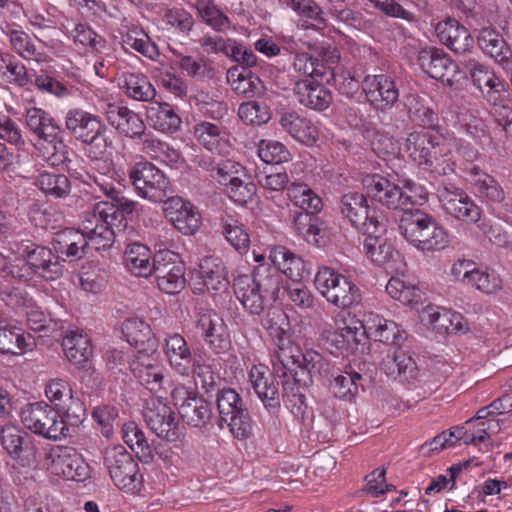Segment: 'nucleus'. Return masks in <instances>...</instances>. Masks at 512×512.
<instances>
[{"mask_svg":"<svg viewBox=\"0 0 512 512\" xmlns=\"http://www.w3.org/2000/svg\"><path fill=\"white\" fill-rule=\"evenodd\" d=\"M102 112L108 123L119 134L130 139H142L146 133V125L141 116L126 106L115 103H106L102 106Z\"/></svg>","mask_w":512,"mask_h":512,"instance_id":"obj_20","label":"nucleus"},{"mask_svg":"<svg viewBox=\"0 0 512 512\" xmlns=\"http://www.w3.org/2000/svg\"><path fill=\"white\" fill-rule=\"evenodd\" d=\"M234 293L244 309L251 314H260L268 303L257 289L251 276L241 275L234 280Z\"/></svg>","mask_w":512,"mask_h":512,"instance_id":"obj_37","label":"nucleus"},{"mask_svg":"<svg viewBox=\"0 0 512 512\" xmlns=\"http://www.w3.org/2000/svg\"><path fill=\"white\" fill-rule=\"evenodd\" d=\"M129 180L136 194L151 202H163L167 197L169 181L165 174L147 161H140L130 167Z\"/></svg>","mask_w":512,"mask_h":512,"instance_id":"obj_12","label":"nucleus"},{"mask_svg":"<svg viewBox=\"0 0 512 512\" xmlns=\"http://www.w3.org/2000/svg\"><path fill=\"white\" fill-rule=\"evenodd\" d=\"M363 187L366 195L373 201L387 207L388 209H401L409 211L414 205L413 196L409 193H416L419 187L412 181L405 183L404 189L396 183L380 174L367 175L363 178Z\"/></svg>","mask_w":512,"mask_h":512,"instance_id":"obj_8","label":"nucleus"},{"mask_svg":"<svg viewBox=\"0 0 512 512\" xmlns=\"http://www.w3.org/2000/svg\"><path fill=\"white\" fill-rule=\"evenodd\" d=\"M435 34L440 43L456 54L470 53L474 48L469 30L456 19L439 21L435 25Z\"/></svg>","mask_w":512,"mask_h":512,"instance_id":"obj_24","label":"nucleus"},{"mask_svg":"<svg viewBox=\"0 0 512 512\" xmlns=\"http://www.w3.org/2000/svg\"><path fill=\"white\" fill-rule=\"evenodd\" d=\"M418 64L421 69L431 78L447 80L451 83L449 75L456 71L457 65L442 49L436 47H426L418 52Z\"/></svg>","mask_w":512,"mask_h":512,"instance_id":"obj_26","label":"nucleus"},{"mask_svg":"<svg viewBox=\"0 0 512 512\" xmlns=\"http://www.w3.org/2000/svg\"><path fill=\"white\" fill-rule=\"evenodd\" d=\"M288 197L304 213H318L322 208L321 198L306 184L292 183L287 189Z\"/></svg>","mask_w":512,"mask_h":512,"instance_id":"obj_57","label":"nucleus"},{"mask_svg":"<svg viewBox=\"0 0 512 512\" xmlns=\"http://www.w3.org/2000/svg\"><path fill=\"white\" fill-rule=\"evenodd\" d=\"M386 291L390 297L407 306L421 300V290L399 278H391L386 285Z\"/></svg>","mask_w":512,"mask_h":512,"instance_id":"obj_64","label":"nucleus"},{"mask_svg":"<svg viewBox=\"0 0 512 512\" xmlns=\"http://www.w3.org/2000/svg\"><path fill=\"white\" fill-rule=\"evenodd\" d=\"M66 34L75 45L89 47L93 52H101L106 46V40L85 23H76Z\"/></svg>","mask_w":512,"mask_h":512,"instance_id":"obj_60","label":"nucleus"},{"mask_svg":"<svg viewBox=\"0 0 512 512\" xmlns=\"http://www.w3.org/2000/svg\"><path fill=\"white\" fill-rule=\"evenodd\" d=\"M381 369L393 379L411 383L418 377V367L414 359L402 350L388 353L382 360Z\"/></svg>","mask_w":512,"mask_h":512,"instance_id":"obj_31","label":"nucleus"},{"mask_svg":"<svg viewBox=\"0 0 512 512\" xmlns=\"http://www.w3.org/2000/svg\"><path fill=\"white\" fill-rule=\"evenodd\" d=\"M194 6L199 17L215 31L225 32L230 29V19L212 1L198 0Z\"/></svg>","mask_w":512,"mask_h":512,"instance_id":"obj_58","label":"nucleus"},{"mask_svg":"<svg viewBox=\"0 0 512 512\" xmlns=\"http://www.w3.org/2000/svg\"><path fill=\"white\" fill-rule=\"evenodd\" d=\"M477 44L481 51L491 57L501 68L511 61L512 50L502 34L491 27H483L477 34Z\"/></svg>","mask_w":512,"mask_h":512,"instance_id":"obj_30","label":"nucleus"},{"mask_svg":"<svg viewBox=\"0 0 512 512\" xmlns=\"http://www.w3.org/2000/svg\"><path fill=\"white\" fill-rule=\"evenodd\" d=\"M63 350L67 360L79 369H86L92 356V347L87 335L71 331L63 339Z\"/></svg>","mask_w":512,"mask_h":512,"instance_id":"obj_39","label":"nucleus"},{"mask_svg":"<svg viewBox=\"0 0 512 512\" xmlns=\"http://www.w3.org/2000/svg\"><path fill=\"white\" fill-rule=\"evenodd\" d=\"M61 132L52 133V137H43L37 140L35 148L38 156L53 167L65 166L69 168V150L64 143Z\"/></svg>","mask_w":512,"mask_h":512,"instance_id":"obj_35","label":"nucleus"},{"mask_svg":"<svg viewBox=\"0 0 512 512\" xmlns=\"http://www.w3.org/2000/svg\"><path fill=\"white\" fill-rule=\"evenodd\" d=\"M399 229L406 241L422 253L442 251L450 243L447 229L434 216L419 209L405 211Z\"/></svg>","mask_w":512,"mask_h":512,"instance_id":"obj_4","label":"nucleus"},{"mask_svg":"<svg viewBox=\"0 0 512 512\" xmlns=\"http://www.w3.org/2000/svg\"><path fill=\"white\" fill-rule=\"evenodd\" d=\"M341 214L364 234H377L386 232V219L382 212L376 208H370L367 198L363 193L350 191L345 193L340 200Z\"/></svg>","mask_w":512,"mask_h":512,"instance_id":"obj_10","label":"nucleus"},{"mask_svg":"<svg viewBox=\"0 0 512 512\" xmlns=\"http://www.w3.org/2000/svg\"><path fill=\"white\" fill-rule=\"evenodd\" d=\"M185 268L178 255L172 251H159L152 276L158 288L167 294H177L185 287Z\"/></svg>","mask_w":512,"mask_h":512,"instance_id":"obj_15","label":"nucleus"},{"mask_svg":"<svg viewBox=\"0 0 512 512\" xmlns=\"http://www.w3.org/2000/svg\"><path fill=\"white\" fill-rule=\"evenodd\" d=\"M249 382L266 408L280 406L279 391L274 383L273 375L268 367L262 364L253 365L248 372Z\"/></svg>","mask_w":512,"mask_h":512,"instance_id":"obj_28","label":"nucleus"},{"mask_svg":"<svg viewBox=\"0 0 512 512\" xmlns=\"http://www.w3.org/2000/svg\"><path fill=\"white\" fill-rule=\"evenodd\" d=\"M34 184L45 194L54 198H65L71 191V182L64 174L40 173Z\"/></svg>","mask_w":512,"mask_h":512,"instance_id":"obj_55","label":"nucleus"},{"mask_svg":"<svg viewBox=\"0 0 512 512\" xmlns=\"http://www.w3.org/2000/svg\"><path fill=\"white\" fill-rule=\"evenodd\" d=\"M122 438L136 454L139 461L144 464H150L153 461V450L148 443L144 432L135 422H127L123 425Z\"/></svg>","mask_w":512,"mask_h":512,"instance_id":"obj_48","label":"nucleus"},{"mask_svg":"<svg viewBox=\"0 0 512 512\" xmlns=\"http://www.w3.org/2000/svg\"><path fill=\"white\" fill-rule=\"evenodd\" d=\"M292 69L299 77L305 79L323 78L326 74V67L319 59L312 57L308 53H296L294 56Z\"/></svg>","mask_w":512,"mask_h":512,"instance_id":"obj_61","label":"nucleus"},{"mask_svg":"<svg viewBox=\"0 0 512 512\" xmlns=\"http://www.w3.org/2000/svg\"><path fill=\"white\" fill-rule=\"evenodd\" d=\"M179 414L188 425L203 427L212 418V408L204 398L195 395L179 408Z\"/></svg>","mask_w":512,"mask_h":512,"instance_id":"obj_51","label":"nucleus"},{"mask_svg":"<svg viewBox=\"0 0 512 512\" xmlns=\"http://www.w3.org/2000/svg\"><path fill=\"white\" fill-rule=\"evenodd\" d=\"M25 127L37 140L43 137H52V133L61 132L56 120L46 110L35 105L25 107Z\"/></svg>","mask_w":512,"mask_h":512,"instance_id":"obj_41","label":"nucleus"},{"mask_svg":"<svg viewBox=\"0 0 512 512\" xmlns=\"http://www.w3.org/2000/svg\"><path fill=\"white\" fill-rule=\"evenodd\" d=\"M124 264L128 271L137 277L152 276L156 265V255L144 244L135 242L127 245L124 252Z\"/></svg>","mask_w":512,"mask_h":512,"instance_id":"obj_32","label":"nucleus"},{"mask_svg":"<svg viewBox=\"0 0 512 512\" xmlns=\"http://www.w3.org/2000/svg\"><path fill=\"white\" fill-rule=\"evenodd\" d=\"M363 322L351 317L343 321V325L334 331L322 333L323 346L332 355L348 356L354 353L361 343Z\"/></svg>","mask_w":512,"mask_h":512,"instance_id":"obj_18","label":"nucleus"},{"mask_svg":"<svg viewBox=\"0 0 512 512\" xmlns=\"http://www.w3.org/2000/svg\"><path fill=\"white\" fill-rule=\"evenodd\" d=\"M409 117L413 121H419L427 131L440 129L437 113L425 103L424 99L411 96L408 103Z\"/></svg>","mask_w":512,"mask_h":512,"instance_id":"obj_59","label":"nucleus"},{"mask_svg":"<svg viewBox=\"0 0 512 512\" xmlns=\"http://www.w3.org/2000/svg\"><path fill=\"white\" fill-rule=\"evenodd\" d=\"M21 422L31 432L50 440L66 437L69 428L59 412L45 402L26 405L21 410Z\"/></svg>","mask_w":512,"mask_h":512,"instance_id":"obj_9","label":"nucleus"},{"mask_svg":"<svg viewBox=\"0 0 512 512\" xmlns=\"http://www.w3.org/2000/svg\"><path fill=\"white\" fill-rule=\"evenodd\" d=\"M255 281L257 289L261 292L267 302H275L281 289V276L265 265H259L251 277Z\"/></svg>","mask_w":512,"mask_h":512,"instance_id":"obj_52","label":"nucleus"},{"mask_svg":"<svg viewBox=\"0 0 512 512\" xmlns=\"http://www.w3.org/2000/svg\"><path fill=\"white\" fill-rule=\"evenodd\" d=\"M130 368L139 382L156 395L145 405L144 419L148 427L159 438L177 441L182 433L173 409L164 401L170 387L164 367L148 355L140 354L130 363Z\"/></svg>","mask_w":512,"mask_h":512,"instance_id":"obj_2","label":"nucleus"},{"mask_svg":"<svg viewBox=\"0 0 512 512\" xmlns=\"http://www.w3.org/2000/svg\"><path fill=\"white\" fill-rule=\"evenodd\" d=\"M140 209L142 206L138 202L119 193L112 202H98L88 212L94 216L100 228L111 232L113 244L116 232H121L126 227V216L137 213Z\"/></svg>","mask_w":512,"mask_h":512,"instance_id":"obj_13","label":"nucleus"},{"mask_svg":"<svg viewBox=\"0 0 512 512\" xmlns=\"http://www.w3.org/2000/svg\"><path fill=\"white\" fill-rule=\"evenodd\" d=\"M164 214L184 235L194 234L201 224V215L197 208L180 197H171L164 201Z\"/></svg>","mask_w":512,"mask_h":512,"instance_id":"obj_23","label":"nucleus"},{"mask_svg":"<svg viewBox=\"0 0 512 512\" xmlns=\"http://www.w3.org/2000/svg\"><path fill=\"white\" fill-rule=\"evenodd\" d=\"M428 139L427 161L424 162L426 169L443 175L453 172L456 166L453 150L458 145V139L452 134L443 133L441 129L431 131Z\"/></svg>","mask_w":512,"mask_h":512,"instance_id":"obj_14","label":"nucleus"},{"mask_svg":"<svg viewBox=\"0 0 512 512\" xmlns=\"http://www.w3.org/2000/svg\"><path fill=\"white\" fill-rule=\"evenodd\" d=\"M12 253L18 255L14 264L12 278L19 281H29L38 276L47 281L60 278L64 271V260L43 245L31 240L14 241L10 243Z\"/></svg>","mask_w":512,"mask_h":512,"instance_id":"obj_3","label":"nucleus"},{"mask_svg":"<svg viewBox=\"0 0 512 512\" xmlns=\"http://www.w3.org/2000/svg\"><path fill=\"white\" fill-rule=\"evenodd\" d=\"M314 282L319 293L337 308L348 309L361 302L357 285L331 267H319Z\"/></svg>","mask_w":512,"mask_h":512,"instance_id":"obj_7","label":"nucleus"},{"mask_svg":"<svg viewBox=\"0 0 512 512\" xmlns=\"http://www.w3.org/2000/svg\"><path fill=\"white\" fill-rule=\"evenodd\" d=\"M194 135L208 151L219 155L229 153V136L222 127L210 122H201L195 126Z\"/></svg>","mask_w":512,"mask_h":512,"instance_id":"obj_34","label":"nucleus"},{"mask_svg":"<svg viewBox=\"0 0 512 512\" xmlns=\"http://www.w3.org/2000/svg\"><path fill=\"white\" fill-rule=\"evenodd\" d=\"M200 278L207 290H220L226 286L225 268L220 259L205 257L200 262Z\"/></svg>","mask_w":512,"mask_h":512,"instance_id":"obj_56","label":"nucleus"},{"mask_svg":"<svg viewBox=\"0 0 512 512\" xmlns=\"http://www.w3.org/2000/svg\"><path fill=\"white\" fill-rule=\"evenodd\" d=\"M222 233L228 243L240 254H244L250 247V237L239 219L232 214H225L221 218Z\"/></svg>","mask_w":512,"mask_h":512,"instance_id":"obj_50","label":"nucleus"},{"mask_svg":"<svg viewBox=\"0 0 512 512\" xmlns=\"http://www.w3.org/2000/svg\"><path fill=\"white\" fill-rule=\"evenodd\" d=\"M362 335L386 344L398 345L403 339L399 326L379 316H372L366 324L363 323Z\"/></svg>","mask_w":512,"mask_h":512,"instance_id":"obj_45","label":"nucleus"},{"mask_svg":"<svg viewBox=\"0 0 512 512\" xmlns=\"http://www.w3.org/2000/svg\"><path fill=\"white\" fill-rule=\"evenodd\" d=\"M119 88L128 98L141 102H152L157 94L153 84L142 73H122Z\"/></svg>","mask_w":512,"mask_h":512,"instance_id":"obj_36","label":"nucleus"},{"mask_svg":"<svg viewBox=\"0 0 512 512\" xmlns=\"http://www.w3.org/2000/svg\"><path fill=\"white\" fill-rule=\"evenodd\" d=\"M162 347L167 362L175 373L190 376L195 372L196 359L182 335L178 333L166 335Z\"/></svg>","mask_w":512,"mask_h":512,"instance_id":"obj_22","label":"nucleus"},{"mask_svg":"<svg viewBox=\"0 0 512 512\" xmlns=\"http://www.w3.org/2000/svg\"><path fill=\"white\" fill-rule=\"evenodd\" d=\"M463 282L485 294H495L502 289V280L494 271L489 272L478 268L466 270L463 274Z\"/></svg>","mask_w":512,"mask_h":512,"instance_id":"obj_54","label":"nucleus"},{"mask_svg":"<svg viewBox=\"0 0 512 512\" xmlns=\"http://www.w3.org/2000/svg\"><path fill=\"white\" fill-rule=\"evenodd\" d=\"M121 44L125 50L133 49L151 60H156L160 54L149 35L136 25L126 26L121 32Z\"/></svg>","mask_w":512,"mask_h":512,"instance_id":"obj_44","label":"nucleus"},{"mask_svg":"<svg viewBox=\"0 0 512 512\" xmlns=\"http://www.w3.org/2000/svg\"><path fill=\"white\" fill-rule=\"evenodd\" d=\"M10 47L19 57L37 64L49 61L48 54L38 48L32 37L23 30L12 29L8 32Z\"/></svg>","mask_w":512,"mask_h":512,"instance_id":"obj_42","label":"nucleus"},{"mask_svg":"<svg viewBox=\"0 0 512 512\" xmlns=\"http://www.w3.org/2000/svg\"><path fill=\"white\" fill-rule=\"evenodd\" d=\"M468 175L475 194L491 203H500L505 199V192L498 181L478 166H472Z\"/></svg>","mask_w":512,"mask_h":512,"instance_id":"obj_38","label":"nucleus"},{"mask_svg":"<svg viewBox=\"0 0 512 512\" xmlns=\"http://www.w3.org/2000/svg\"><path fill=\"white\" fill-rule=\"evenodd\" d=\"M196 329L213 353L222 354L229 350L231 344L229 329L223 317L217 312L213 310L199 312Z\"/></svg>","mask_w":512,"mask_h":512,"instance_id":"obj_19","label":"nucleus"},{"mask_svg":"<svg viewBox=\"0 0 512 512\" xmlns=\"http://www.w3.org/2000/svg\"><path fill=\"white\" fill-rule=\"evenodd\" d=\"M293 93L301 105L318 111L327 109L332 102L330 90L322 83L310 79L296 81Z\"/></svg>","mask_w":512,"mask_h":512,"instance_id":"obj_27","label":"nucleus"},{"mask_svg":"<svg viewBox=\"0 0 512 512\" xmlns=\"http://www.w3.org/2000/svg\"><path fill=\"white\" fill-rule=\"evenodd\" d=\"M277 320L267 319L265 327L273 341L276 351L272 359L273 369L282 382L283 398L290 395L302 403L301 388L312 384L313 378L327 374L329 362L317 351L307 349L304 352L294 345L286 328L288 322L283 313L277 314Z\"/></svg>","mask_w":512,"mask_h":512,"instance_id":"obj_1","label":"nucleus"},{"mask_svg":"<svg viewBox=\"0 0 512 512\" xmlns=\"http://www.w3.org/2000/svg\"><path fill=\"white\" fill-rule=\"evenodd\" d=\"M227 80L232 90L240 96L252 98L261 93V80L247 68H230L227 72Z\"/></svg>","mask_w":512,"mask_h":512,"instance_id":"obj_47","label":"nucleus"},{"mask_svg":"<svg viewBox=\"0 0 512 512\" xmlns=\"http://www.w3.org/2000/svg\"><path fill=\"white\" fill-rule=\"evenodd\" d=\"M385 232L366 234L364 249L367 256L388 273L398 272L401 269L402 259L394 246L382 236Z\"/></svg>","mask_w":512,"mask_h":512,"instance_id":"obj_25","label":"nucleus"},{"mask_svg":"<svg viewBox=\"0 0 512 512\" xmlns=\"http://www.w3.org/2000/svg\"><path fill=\"white\" fill-rule=\"evenodd\" d=\"M431 131H412L410 132L403 144V149L408 153L409 157L419 165H424L427 161V151L429 145L428 136Z\"/></svg>","mask_w":512,"mask_h":512,"instance_id":"obj_62","label":"nucleus"},{"mask_svg":"<svg viewBox=\"0 0 512 512\" xmlns=\"http://www.w3.org/2000/svg\"><path fill=\"white\" fill-rule=\"evenodd\" d=\"M33 345L32 336H26L21 328L7 326L0 328V352L20 355L30 350Z\"/></svg>","mask_w":512,"mask_h":512,"instance_id":"obj_49","label":"nucleus"},{"mask_svg":"<svg viewBox=\"0 0 512 512\" xmlns=\"http://www.w3.org/2000/svg\"><path fill=\"white\" fill-rule=\"evenodd\" d=\"M87 211L81 222V233L77 243H70L69 250L58 252L57 255L66 257L81 258L87 248L100 251L112 246V234L108 229H102L98 226L97 220H94Z\"/></svg>","mask_w":512,"mask_h":512,"instance_id":"obj_17","label":"nucleus"},{"mask_svg":"<svg viewBox=\"0 0 512 512\" xmlns=\"http://www.w3.org/2000/svg\"><path fill=\"white\" fill-rule=\"evenodd\" d=\"M361 86L369 103L379 110L390 109L398 101L397 85L385 74L366 75Z\"/></svg>","mask_w":512,"mask_h":512,"instance_id":"obj_21","label":"nucleus"},{"mask_svg":"<svg viewBox=\"0 0 512 512\" xmlns=\"http://www.w3.org/2000/svg\"><path fill=\"white\" fill-rule=\"evenodd\" d=\"M104 465L111 480L119 489L132 493L138 490L142 481L138 462L122 445L105 450Z\"/></svg>","mask_w":512,"mask_h":512,"instance_id":"obj_11","label":"nucleus"},{"mask_svg":"<svg viewBox=\"0 0 512 512\" xmlns=\"http://www.w3.org/2000/svg\"><path fill=\"white\" fill-rule=\"evenodd\" d=\"M142 152L152 159L164 164H174L180 159L177 150L169 146L168 143L156 138L152 133H145L142 137Z\"/></svg>","mask_w":512,"mask_h":512,"instance_id":"obj_53","label":"nucleus"},{"mask_svg":"<svg viewBox=\"0 0 512 512\" xmlns=\"http://www.w3.org/2000/svg\"><path fill=\"white\" fill-rule=\"evenodd\" d=\"M269 260L278 271L293 282L302 281L310 274L306 262L297 254L284 246H276L270 249Z\"/></svg>","mask_w":512,"mask_h":512,"instance_id":"obj_29","label":"nucleus"},{"mask_svg":"<svg viewBox=\"0 0 512 512\" xmlns=\"http://www.w3.org/2000/svg\"><path fill=\"white\" fill-rule=\"evenodd\" d=\"M1 444L15 464L28 469L36 467L38 448L30 435L14 426H5L1 430Z\"/></svg>","mask_w":512,"mask_h":512,"instance_id":"obj_16","label":"nucleus"},{"mask_svg":"<svg viewBox=\"0 0 512 512\" xmlns=\"http://www.w3.org/2000/svg\"><path fill=\"white\" fill-rule=\"evenodd\" d=\"M64 125L76 140L90 147V156L99 160L109 145L107 128L101 118L82 108H71L64 116Z\"/></svg>","mask_w":512,"mask_h":512,"instance_id":"obj_5","label":"nucleus"},{"mask_svg":"<svg viewBox=\"0 0 512 512\" xmlns=\"http://www.w3.org/2000/svg\"><path fill=\"white\" fill-rule=\"evenodd\" d=\"M469 75L473 85L481 92L485 100L492 93L498 94L506 90L504 81L495 73L492 67L486 64L470 62Z\"/></svg>","mask_w":512,"mask_h":512,"instance_id":"obj_40","label":"nucleus"},{"mask_svg":"<svg viewBox=\"0 0 512 512\" xmlns=\"http://www.w3.org/2000/svg\"><path fill=\"white\" fill-rule=\"evenodd\" d=\"M437 197L447 215L463 223L478 224L484 234L491 232L489 222L482 219L481 208L463 189L452 183H444L438 186Z\"/></svg>","mask_w":512,"mask_h":512,"instance_id":"obj_6","label":"nucleus"},{"mask_svg":"<svg viewBox=\"0 0 512 512\" xmlns=\"http://www.w3.org/2000/svg\"><path fill=\"white\" fill-rule=\"evenodd\" d=\"M148 124L156 131L172 134L181 127L182 120L175 109L166 102H154L146 110Z\"/></svg>","mask_w":512,"mask_h":512,"instance_id":"obj_33","label":"nucleus"},{"mask_svg":"<svg viewBox=\"0 0 512 512\" xmlns=\"http://www.w3.org/2000/svg\"><path fill=\"white\" fill-rule=\"evenodd\" d=\"M281 127L297 141L312 145L318 139L317 127L307 118L295 112L284 113L280 118Z\"/></svg>","mask_w":512,"mask_h":512,"instance_id":"obj_43","label":"nucleus"},{"mask_svg":"<svg viewBox=\"0 0 512 512\" xmlns=\"http://www.w3.org/2000/svg\"><path fill=\"white\" fill-rule=\"evenodd\" d=\"M362 375L358 372L339 374L331 383L333 394L343 400H352L358 393Z\"/></svg>","mask_w":512,"mask_h":512,"instance_id":"obj_63","label":"nucleus"},{"mask_svg":"<svg viewBox=\"0 0 512 512\" xmlns=\"http://www.w3.org/2000/svg\"><path fill=\"white\" fill-rule=\"evenodd\" d=\"M427 322L441 333H454L464 330V318L456 311L443 307H427L424 312Z\"/></svg>","mask_w":512,"mask_h":512,"instance_id":"obj_46","label":"nucleus"}]
</instances>
